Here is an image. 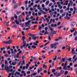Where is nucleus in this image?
Listing matches in <instances>:
<instances>
[{
	"label": "nucleus",
	"instance_id": "obj_1",
	"mask_svg": "<svg viewBox=\"0 0 77 77\" xmlns=\"http://www.w3.org/2000/svg\"><path fill=\"white\" fill-rule=\"evenodd\" d=\"M23 45H22L20 46V48L22 49L23 48H24V49H26L27 48V47H28L29 44L26 45V42H23Z\"/></svg>",
	"mask_w": 77,
	"mask_h": 77
},
{
	"label": "nucleus",
	"instance_id": "obj_2",
	"mask_svg": "<svg viewBox=\"0 0 77 77\" xmlns=\"http://www.w3.org/2000/svg\"><path fill=\"white\" fill-rule=\"evenodd\" d=\"M72 58H69L68 59H67V58L66 57L65 58H63L62 59V61L61 62V63L62 62H65L66 61H67L68 60V61H71Z\"/></svg>",
	"mask_w": 77,
	"mask_h": 77
},
{
	"label": "nucleus",
	"instance_id": "obj_3",
	"mask_svg": "<svg viewBox=\"0 0 77 77\" xmlns=\"http://www.w3.org/2000/svg\"><path fill=\"white\" fill-rule=\"evenodd\" d=\"M12 40H10L7 42L3 41L2 42V43H5V44L7 45H10L12 43Z\"/></svg>",
	"mask_w": 77,
	"mask_h": 77
},
{
	"label": "nucleus",
	"instance_id": "obj_4",
	"mask_svg": "<svg viewBox=\"0 0 77 77\" xmlns=\"http://www.w3.org/2000/svg\"><path fill=\"white\" fill-rule=\"evenodd\" d=\"M22 51H19L18 53L17 54V55H16V54H15V55L14 56V58H16V57H17V58H19V55L20 54L22 53Z\"/></svg>",
	"mask_w": 77,
	"mask_h": 77
},
{
	"label": "nucleus",
	"instance_id": "obj_5",
	"mask_svg": "<svg viewBox=\"0 0 77 77\" xmlns=\"http://www.w3.org/2000/svg\"><path fill=\"white\" fill-rule=\"evenodd\" d=\"M65 64L64 65V63H63L62 64H61V66H64L63 68V69H66V66H67V64H68V61H65Z\"/></svg>",
	"mask_w": 77,
	"mask_h": 77
},
{
	"label": "nucleus",
	"instance_id": "obj_6",
	"mask_svg": "<svg viewBox=\"0 0 77 77\" xmlns=\"http://www.w3.org/2000/svg\"><path fill=\"white\" fill-rule=\"evenodd\" d=\"M58 44H59V43L57 42L55 43V44H52L51 46V48H53L54 47L56 46V45H57Z\"/></svg>",
	"mask_w": 77,
	"mask_h": 77
},
{
	"label": "nucleus",
	"instance_id": "obj_7",
	"mask_svg": "<svg viewBox=\"0 0 77 77\" xmlns=\"http://www.w3.org/2000/svg\"><path fill=\"white\" fill-rule=\"evenodd\" d=\"M5 69L7 71H9L10 70V68L8 67L7 65L5 66Z\"/></svg>",
	"mask_w": 77,
	"mask_h": 77
},
{
	"label": "nucleus",
	"instance_id": "obj_8",
	"mask_svg": "<svg viewBox=\"0 0 77 77\" xmlns=\"http://www.w3.org/2000/svg\"><path fill=\"white\" fill-rule=\"evenodd\" d=\"M75 48H74L72 49V50L71 53L72 54L74 55L75 54V51L74 50Z\"/></svg>",
	"mask_w": 77,
	"mask_h": 77
},
{
	"label": "nucleus",
	"instance_id": "obj_9",
	"mask_svg": "<svg viewBox=\"0 0 77 77\" xmlns=\"http://www.w3.org/2000/svg\"><path fill=\"white\" fill-rule=\"evenodd\" d=\"M70 5H71V4H70V3H69L68 5V6H67L68 8H67L65 10V11H66L67 10H69V7H70Z\"/></svg>",
	"mask_w": 77,
	"mask_h": 77
},
{
	"label": "nucleus",
	"instance_id": "obj_10",
	"mask_svg": "<svg viewBox=\"0 0 77 77\" xmlns=\"http://www.w3.org/2000/svg\"><path fill=\"white\" fill-rule=\"evenodd\" d=\"M39 43V41H36L35 42H34L33 43V44L36 46H37L38 45V44Z\"/></svg>",
	"mask_w": 77,
	"mask_h": 77
},
{
	"label": "nucleus",
	"instance_id": "obj_11",
	"mask_svg": "<svg viewBox=\"0 0 77 77\" xmlns=\"http://www.w3.org/2000/svg\"><path fill=\"white\" fill-rule=\"evenodd\" d=\"M42 71V68H41L40 69H38L37 72L39 74L40 73V72Z\"/></svg>",
	"mask_w": 77,
	"mask_h": 77
},
{
	"label": "nucleus",
	"instance_id": "obj_12",
	"mask_svg": "<svg viewBox=\"0 0 77 77\" xmlns=\"http://www.w3.org/2000/svg\"><path fill=\"white\" fill-rule=\"evenodd\" d=\"M28 63H27L26 64V69H27L28 68V67L29 66V65H30V64H31V63L30 62H29Z\"/></svg>",
	"mask_w": 77,
	"mask_h": 77
},
{
	"label": "nucleus",
	"instance_id": "obj_13",
	"mask_svg": "<svg viewBox=\"0 0 77 77\" xmlns=\"http://www.w3.org/2000/svg\"><path fill=\"white\" fill-rule=\"evenodd\" d=\"M66 47L67 50H68V51H70V49L71 48V47L68 46V45H66Z\"/></svg>",
	"mask_w": 77,
	"mask_h": 77
},
{
	"label": "nucleus",
	"instance_id": "obj_14",
	"mask_svg": "<svg viewBox=\"0 0 77 77\" xmlns=\"http://www.w3.org/2000/svg\"><path fill=\"white\" fill-rule=\"evenodd\" d=\"M25 37L24 36H23L22 37V39H21V40H22V41H23V42H26L24 41L25 40Z\"/></svg>",
	"mask_w": 77,
	"mask_h": 77
},
{
	"label": "nucleus",
	"instance_id": "obj_15",
	"mask_svg": "<svg viewBox=\"0 0 77 77\" xmlns=\"http://www.w3.org/2000/svg\"><path fill=\"white\" fill-rule=\"evenodd\" d=\"M40 12H42V13L43 14H47L46 12H45L43 11L42 9H41L40 10Z\"/></svg>",
	"mask_w": 77,
	"mask_h": 77
},
{
	"label": "nucleus",
	"instance_id": "obj_16",
	"mask_svg": "<svg viewBox=\"0 0 77 77\" xmlns=\"http://www.w3.org/2000/svg\"><path fill=\"white\" fill-rule=\"evenodd\" d=\"M25 72L24 71H21V73L22 74H24L23 76H26V73H25Z\"/></svg>",
	"mask_w": 77,
	"mask_h": 77
},
{
	"label": "nucleus",
	"instance_id": "obj_17",
	"mask_svg": "<svg viewBox=\"0 0 77 77\" xmlns=\"http://www.w3.org/2000/svg\"><path fill=\"white\" fill-rule=\"evenodd\" d=\"M3 24H5V25L7 26H8V23L6 21H4L3 22Z\"/></svg>",
	"mask_w": 77,
	"mask_h": 77
},
{
	"label": "nucleus",
	"instance_id": "obj_18",
	"mask_svg": "<svg viewBox=\"0 0 77 77\" xmlns=\"http://www.w3.org/2000/svg\"><path fill=\"white\" fill-rule=\"evenodd\" d=\"M51 33L54 34V35H55L57 34L56 32L54 30L51 31Z\"/></svg>",
	"mask_w": 77,
	"mask_h": 77
},
{
	"label": "nucleus",
	"instance_id": "obj_19",
	"mask_svg": "<svg viewBox=\"0 0 77 77\" xmlns=\"http://www.w3.org/2000/svg\"><path fill=\"white\" fill-rule=\"evenodd\" d=\"M30 27H28V28H23V30H26V31H28V30H29V29H30Z\"/></svg>",
	"mask_w": 77,
	"mask_h": 77
},
{
	"label": "nucleus",
	"instance_id": "obj_20",
	"mask_svg": "<svg viewBox=\"0 0 77 77\" xmlns=\"http://www.w3.org/2000/svg\"><path fill=\"white\" fill-rule=\"evenodd\" d=\"M37 74V72H34V73H33V74H32L31 75V76H36V75Z\"/></svg>",
	"mask_w": 77,
	"mask_h": 77
},
{
	"label": "nucleus",
	"instance_id": "obj_21",
	"mask_svg": "<svg viewBox=\"0 0 77 77\" xmlns=\"http://www.w3.org/2000/svg\"><path fill=\"white\" fill-rule=\"evenodd\" d=\"M42 29V27H41V25H40L39 26V27L38 28V30H40V31H41V29Z\"/></svg>",
	"mask_w": 77,
	"mask_h": 77
},
{
	"label": "nucleus",
	"instance_id": "obj_22",
	"mask_svg": "<svg viewBox=\"0 0 77 77\" xmlns=\"http://www.w3.org/2000/svg\"><path fill=\"white\" fill-rule=\"evenodd\" d=\"M38 23V22L37 21H35V22H32V24H37Z\"/></svg>",
	"mask_w": 77,
	"mask_h": 77
},
{
	"label": "nucleus",
	"instance_id": "obj_23",
	"mask_svg": "<svg viewBox=\"0 0 77 77\" xmlns=\"http://www.w3.org/2000/svg\"><path fill=\"white\" fill-rule=\"evenodd\" d=\"M29 17V15L27 14L26 16V20H28L29 19V18H28V17Z\"/></svg>",
	"mask_w": 77,
	"mask_h": 77
},
{
	"label": "nucleus",
	"instance_id": "obj_24",
	"mask_svg": "<svg viewBox=\"0 0 77 77\" xmlns=\"http://www.w3.org/2000/svg\"><path fill=\"white\" fill-rule=\"evenodd\" d=\"M47 67V65L44 64L43 65V68L45 69Z\"/></svg>",
	"mask_w": 77,
	"mask_h": 77
},
{
	"label": "nucleus",
	"instance_id": "obj_25",
	"mask_svg": "<svg viewBox=\"0 0 77 77\" xmlns=\"http://www.w3.org/2000/svg\"><path fill=\"white\" fill-rule=\"evenodd\" d=\"M54 35V34L52 33H50L48 34V36L50 37H52Z\"/></svg>",
	"mask_w": 77,
	"mask_h": 77
},
{
	"label": "nucleus",
	"instance_id": "obj_26",
	"mask_svg": "<svg viewBox=\"0 0 77 77\" xmlns=\"http://www.w3.org/2000/svg\"><path fill=\"white\" fill-rule=\"evenodd\" d=\"M64 72V71L63 70H61L60 72V73L62 75H63Z\"/></svg>",
	"mask_w": 77,
	"mask_h": 77
},
{
	"label": "nucleus",
	"instance_id": "obj_27",
	"mask_svg": "<svg viewBox=\"0 0 77 77\" xmlns=\"http://www.w3.org/2000/svg\"><path fill=\"white\" fill-rule=\"evenodd\" d=\"M61 75H62V74H60V73H58L57 75H56V77H60Z\"/></svg>",
	"mask_w": 77,
	"mask_h": 77
},
{
	"label": "nucleus",
	"instance_id": "obj_28",
	"mask_svg": "<svg viewBox=\"0 0 77 77\" xmlns=\"http://www.w3.org/2000/svg\"><path fill=\"white\" fill-rule=\"evenodd\" d=\"M18 4H15L14 7V9H16L18 7Z\"/></svg>",
	"mask_w": 77,
	"mask_h": 77
},
{
	"label": "nucleus",
	"instance_id": "obj_29",
	"mask_svg": "<svg viewBox=\"0 0 77 77\" xmlns=\"http://www.w3.org/2000/svg\"><path fill=\"white\" fill-rule=\"evenodd\" d=\"M32 48L34 49H36V46H35L34 45H33L31 47Z\"/></svg>",
	"mask_w": 77,
	"mask_h": 77
},
{
	"label": "nucleus",
	"instance_id": "obj_30",
	"mask_svg": "<svg viewBox=\"0 0 77 77\" xmlns=\"http://www.w3.org/2000/svg\"><path fill=\"white\" fill-rule=\"evenodd\" d=\"M14 21L16 22V24L18 25L20 24L19 22L17 20H15Z\"/></svg>",
	"mask_w": 77,
	"mask_h": 77
},
{
	"label": "nucleus",
	"instance_id": "obj_31",
	"mask_svg": "<svg viewBox=\"0 0 77 77\" xmlns=\"http://www.w3.org/2000/svg\"><path fill=\"white\" fill-rule=\"evenodd\" d=\"M21 18H19V17L18 18V20L19 22L20 23H21L22 21V20H21Z\"/></svg>",
	"mask_w": 77,
	"mask_h": 77
},
{
	"label": "nucleus",
	"instance_id": "obj_32",
	"mask_svg": "<svg viewBox=\"0 0 77 77\" xmlns=\"http://www.w3.org/2000/svg\"><path fill=\"white\" fill-rule=\"evenodd\" d=\"M69 16V17H71L72 15H71V14H68V13H66V16Z\"/></svg>",
	"mask_w": 77,
	"mask_h": 77
},
{
	"label": "nucleus",
	"instance_id": "obj_33",
	"mask_svg": "<svg viewBox=\"0 0 77 77\" xmlns=\"http://www.w3.org/2000/svg\"><path fill=\"white\" fill-rule=\"evenodd\" d=\"M71 24H72V25H75L76 24V22H73L71 23Z\"/></svg>",
	"mask_w": 77,
	"mask_h": 77
},
{
	"label": "nucleus",
	"instance_id": "obj_34",
	"mask_svg": "<svg viewBox=\"0 0 77 77\" xmlns=\"http://www.w3.org/2000/svg\"><path fill=\"white\" fill-rule=\"evenodd\" d=\"M36 39V37H32V40H35Z\"/></svg>",
	"mask_w": 77,
	"mask_h": 77
},
{
	"label": "nucleus",
	"instance_id": "obj_35",
	"mask_svg": "<svg viewBox=\"0 0 77 77\" xmlns=\"http://www.w3.org/2000/svg\"><path fill=\"white\" fill-rule=\"evenodd\" d=\"M68 71H65V73H64V74L66 75L67 74H68Z\"/></svg>",
	"mask_w": 77,
	"mask_h": 77
},
{
	"label": "nucleus",
	"instance_id": "obj_36",
	"mask_svg": "<svg viewBox=\"0 0 77 77\" xmlns=\"http://www.w3.org/2000/svg\"><path fill=\"white\" fill-rule=\"evenodd\" d=\"M12 27H14L15 28H17V26L16 25H14L12 26Z\"/></svg>",
	"mask_w": 77,
	"mask_h": 77
},
{
	"label": "nucleus",
	"instance_id": "obj_37",
	"mask_svg": "<svg viewBox=\"0 0 77 77\" xmlns=\"http://www.w3.org/2000/svg\"><path fill=\"white\" fill-rule=\"evenodd\" d=\"M17 63L16 62H15L14 63H13V62H12V64L13 66H15L16 65Z\"/></svg>",
	"mask_w": 77,
	"mask_h": 77
},
{
	"label": "nucleus",
	"instance_id": "obj_38",
	"mask_svg": "<svg viewBox=\"0 0 77 77\" xmlns=\"http://www.w3.org/2000/svg\"><path fill=\"white\" fill-rule=\"evenodd\" d=\"M11 53L12 54H15V53L13 51L14 49H11Z\"/></svg>",
	"mask_w": 77,
	"mask_h": 77
},
{
	"label": "nucleus",
	"instance_id": "obj_39",
	"mask_svg": "<svg viewBox=\"0 0 77 77\" xmlns=\"http://www.w3.org/2000/svg\"><path fill=\"white\" fill-rule=\"evenodd\" d=\"M62 27H63V26H61L58 27L57 28V29H61Z\"/></svg>",
	"mask_w": 77,
	"mask_h": 77
},
{
	"label": "nucleus",
	"instance_id": "obj_40",
	"mask_svg": "<svg viewBox=\"0 0 77 77\" xmlns=\"http://www.w3.org/2000/svg\"><path fill=\"white\" fill-rule=\"evenodd\" d=\"M35 36H36L35 34H32V35L31 36V37H32V38H33V37H35Z\"/></svg>",
	"mask_w": 77,
	"mask_h": 77
},
{
	"label": "nucleus",
	"instance_id": "obj_41",
	"mask_svg": "<svg viewBox=\"0 0 77 77\" xmlns=\"http://www.w3.org/2000/svg\"><path fill=\"white\" fill-rule=\"evenodd\" d=\"M53 74L54 75V76H56L57 74V72L53 73Z\"/></svg>",
	"mask_w": 77,
	"mask_h": 77
},
{
	"label": "nucleus",
	"instance_id": "obj_42",
	"mask_svg": "<svg viewBox=\"0 0 77 77\" xmlns=\"http://www.w3.org/2000/svg\"><path fill=\"white\" fill-rule=\"evenodd\" d=\"M40 5H39L38 6V9L41 10L42 9V8H40Z\"/></svg>",
	"mask_w": 77,
	"mask_h": 77
},
{
	"label": "nucleus",
	"instance_id": "obj_43",
	"mask_svg": "<svg viewBox=\"0 0 77 77\" xmlns=\"http://www.w3.org/2000/svg\"><path fill=\"white\" fill-rule=\"evenodd\" d=\"M69 2L70 3V4H71V6H72L73 3L72 2V0H70L69 1Z\"/></svg>",
	"mask_w": 77,
	"mask_h": 77
},
{
	"label": "nucleus",
	"instance_id": "obj_44",
	"mask_svg": "<svg viewBox=\"0 0 77 77\" xmlns=\"http://www.w3.org/2000/svg\"><path fill=\"white\" fill-rule=\"evenodd\" d=\"M76 34H77V31H75L74 32V34H73V36H76Z\"/></svg>",
	"mask_w": 77,
	"mask_h": 77
},
{
	"label": "nucleus",
	"instance_id": "obj_45",
	"mask_svg": "<svg viewBox=\"0 0 77 77\" xmlns=\"http://www.w3.org/2000/svg\"><path fill=\"white\" fill-rule=\"evenodd\" d=\"M14 18L16 19L17 20V15H16V14H14Z\"/></svg>",
	"mask_w": 77,
	"mask_h": 77
},
{
	"label": "nucleus",
	"instance_id": "obj_46",
	"mask_svg": "<svg viewBox=\"0 0 77 77\" xmlns=\"http://www.w3.org/2000/svg\"><path fill=\"white\" fill-rule=\"evenodd\" d=\"M33 59L34 60H36L37 59L38 60V58L36 57H34V58H33Z\"/></svg>",
	"mask_w": 77,
	"mask_h": 77
},
{
	"label": "nucleus",
	"instance_id": "obj_47",
	"mask_svg": "<svg viewBox=\"0 0 77 77\" xmlns=\"http://www.w3.org/2000/svg\"><path fill=\"white\" fill-rule=\"evenodd\" d=\"M56 72V69H54L52 70V72L53 73L55 72Z\"/></svg>",
	"mask_w": 77,
	"mask_h": 77
},
{
	"label": "nucleus",
	"instance_id": "obj_48",
	"mask_svg": "<svg viewBox=\"0 0 77 77\" xmlns=\"http://www.w3.org/2000/svg\"><path fill=\"white\" fill-rule=\"evenodd\" d=\"M22 14H20V15H19V16L18 18H22Z\"/></svg>",
	"mask_w": 77,
	"mask_h": 77
},
{
	"label": "nucleus",
	"instance_id": "obj_49",
	"mask_svg": "<svg viewBox=\"0 0 77 77\" xmlns=\"http://www.w3.org/2000/svg\"><path fill=\"white\" fill-rule=\"evenodd\" d=\"M49 3V1H48L46 2L45 4L46 5H48Z\"/></svg>",
	"mask_w": 77,
	"mask_h": 77
},
{
	"label": "nucleus",
	"instance_id": "obj_50",
	"mask_svg": "<svg viewBox=\"0 0 77 77\" xmlns=\"http://www.w3.org/2000/svg\"><path fill=\"white\" fill-rule=\"evenodd\" d=\"M50 42H48L46 43L45 44V46H44V47H45V46H46L48 44H49Z\"/></svg>",
	"mask_w": 77,
	"mask_h": 77
},
{
	"label": "nucleus",
	"instance_id": "obj_51",
	"mask_svg": "<svg viewBox=\"0 0 77 77\" xmlns=\"http://www.w3.org/2000/svg\"><path fill=\"white\" fill-rule=\"evenodd\" d=\"M16 71V70H14V71H13V72H12V75H14V72H15V71Z\"/></svg>",
	"mask_w": 77,
	"mask_h": 77
},
{
	"label": "nucleus",
	"instance_id": "obj_52",
	"mask_svg": "<svg viewBox=\"0 0 77 77\" xmlns=\"http://www.w3.org/2000/svg\"><path fill=\"white\" fill-rule=\"evenodd\" d=\"M22 34L23 36H24L25 35V34H24V31H22Z\"/></svg>",
	"mask_w": 77,
	"mask_h": 77
},
{
	"label": "nucleus",
	"instance_id": "obj_53",
	"mask_svg": "<svg viewBox=\"0 0 77 77\" xmlns=\"http://www.w3.org/2000/svg\"><path fill=\"white\" fill-rule=\"evenodd\" d=\"M57 56H56L55 58L53 59V60H54V61H56L57 58Z\"/></svg>",
	"mask_w": 77,
	"mask_h": 77
},
{
	"label": "nucleus",
	"instance_id": "obj_54",
	"mask_svg": "<svg viewBox=\"0 0 77 77\" xmlns=\"http://www.w3.org/2000/svg\"><path fill=\"white\" fill-rule=\"evenodd\" d=\"M70 26H71V27L73 28V27H74L75 26V25H72V24H71Z\"/></svg>",
	"mask_w": 77,
	"mask_h": 77
},
{
	"label": "nucleus",
	"instance_id": "obj_55",
	"mask_svg": "<svg viewBox=\"0 0 77 77\" xmlns=\"http://www.w3.org/2000/svg\"><path fill=\"white\" fill-rule=\"evenodd\" d=\"M12 62V60H10V61H9V63L10 64V65H12V64H11V63Z\"/></svg>",
	"mask_w": 77,
	"mask_h": 77
},
{
	"label": "nucleus",
	"instance_id": "obj_56",
	"mask_svg": "<svg viewBox=\"0 0 77 77\" xmlns=\"http://www.w3.org/2000/svg\"><path fill=\"white\" fill-rule=\"evenodd\" d=\"M40 2V0H38V1H36L35 2V3H36V4H38V3H39V2Z\"/></svg>",
	"mask_w": 77,
	"mask_h": 77
},
{
	"label": "nucleus",
	"instance_id": "obj_57",
	"mask_svg": "<svg viewBox=\"0 0 77 77\" xmlns=\"http://www.w3.org/2000/svg\"><path fill=\"white\" fill-rule=\"evenodd\" d=\"M16 73H17V75H19L20 74V72H18L17 71L16 72Z\"/></svg>",
	"mask_w": 77,
	"mask_h": 77
},
{
	"label": "nucleus",
	"instance_id": "obj_58",
	"mask_svg": "<svg viewBox=\"0 0 77 77\" xmlns=\"http://www.w3.org/2000/svg\"><path fill=\"white\" fill-rule=\"evenodd\" d=\"M46 20L48 21V22H47V23H48L49 22V20H50L48 19V18H46Z\"/></svg>",
	"mask_w": 77,
	"mask_h": 77
},
{
	"label": "nucleus",
	"instance_id": "obj_59",
	"mask_svg": "<svg viewBox=\"0 0 77 77\" xmlns=\"http://www.w3.org/2000/svg\"><path fill=\"white\" fill-rule=\"evenodd\" d=\"M24 58H25V57L24 56H23L22 57V60H23Z\"/></svg>",
	"mask_w": 77,
	"mask_h": 77
},
{
	"label": "nucleus",
	"instance_id": "obj_60",
	"mask_svg": "<svg viewBox=\"0 0 77 77\" xmlns=\"http://www.w3.org/2000/svg\"><path fill=\"white\" fill-rule=\"evenodd\" d=\"M75 12H76V11L75 10H74L72 14L73 15L75 14Z\"/></svg>",
	"mask_w": 77,
	"mask_h": 77
},
{
	"label": "nucleus",
	"instance_id": "obj_61",
	"mask_svg": "<svg viewBox=\"0 0 77 77\" xmlns=\"http://www.w3.org/2000/svg\"><path fill=\"white\" fill-rule=\"evenodd\" d=\"M26 73L27 74H29L30 73V71H28Z\"/></svg>",
	"mask_w": 77,
	"mask_h": 77
},
{
	"label": "nucleus",
	"instance_id": "obj_62",
	"mask_svg": "<svg viewBox=\"0 0 77 77\" xmlns=\"http://www.w3.org/2000/svg\"><path fill=\"white\" fill-rule=\"evenodd\" d=\"M8 63V62L7 60H5V65H7Z\"/></svg>",
	"mask_w": 77,
	"mask_h": 77
},
{
	"label": "nucleus",
	"instance_id": "obj_63",
	"mask_svg": "<svg viewBox=\"0 0 77 77\" xmlns=\"http://www.w3.org/2000/svg\"><path fill=\"white\" fill-rule=\"evenodd\" d=\"M11 19L12 21H14V17H11Z\"/></svg>",
	"mask_w": 77,
	"mask_h": 77
},
{
	"label": "nucleus",
	"instance_id": "obj_64",
	"mask_svg": "<svg viewBox=\"0 0 77 77\" xmlns=\"http://www.w3.org/2000/svg\"><path fill=\"white\" fill-rule=\"evenodd\" d=\"M21 13V12L20 11V12H17V15H19V14Z\"/></svg>",
	"mask_w": 77,
	"mask_h": 77
}]
</instances>
